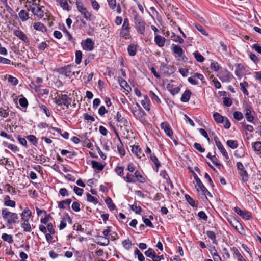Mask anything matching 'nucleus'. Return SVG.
Segmentation results:
<instances>
[{
    "instance_id": "obj_1",
    "label": "nucleus",
    "mask_w": 261,
    "mask_h": 261,
    "mask_svg": "<svg viewBox=\"0 0 261 261\" xmlns=\"http://www.w3.org/2000/svg\"><path fill=\"white\" fill-rule=\"evenodd\" d=\"M2 217L9 225L17 223L19 219L18 215L16 213L12 212L7 208L2 209Z\"/></svg>"
},
{
    "instance_id": "obj_2",
    "label": "nucleus",
    "mask_w": 261,
    "mask_h": 261,
    "mask_svg": "<svg viewBox=\"0 0 261 261\" xmlns=\"http://www.w3.org/2000/svg\"><path fill=\"white\" fill-rule=\"evenodd\" d=\"M243 111L247 121L252 123L254 120L255 112L250 103L247 102H244L243 104Z\"/></svg>"
},
{
    "instance_id": "obj_3",
    "label": "nucleus",
    "mask_w": 261,
    "mask_h": 261,
    "mask_svg": "<svg viewBox=\"0 0 261 261\" xmlns=\"http://www.w3.org/2000/svg\"><path fill=\"white\" fill-rule=\"evenodd\" d=\"M54 102L59 106L63 105L68 108L71 105V99L66 94L58 95L55 97Z\"/></svg>"
},
{
    "instance_id": "obj_4",
    "label": "nucleus",
    "mask_w": 261,
    "mask_h": 261,
    "mask_svg": "<svg viewBox=\"0 0 261 261\" xmlns=\"http://www.w3.org/2000/svg\"><path fill=\"white\" fill-rule=\"evenodd\" d=\"M134 23L137 32L144 35L145 31V21L138 14H136L134 16Z\"/></svg>"
},
{
    "instance_id": "obj_5",
    "label": "nucleus",
    "mask_w": 261,
    "mask_h": 261,
    "mask_svg": "<svg viewBox=\"0 0 261 261\" xmlns=\"http://www.w3.org/2000/svg\"><path fill=\"white\" fill-rule=\"evenodd\" d=\"M130 30L129 20L126 18L124 19L123 23L121 27L120 36L125 39H128L130 37Z\"/></svg>"
},
{
    "instance_id": "obj_6",
    "label": "nucleus",
    "mask_w": 261,
    "mask_h": 261,
    "mask_svg": "<svg viewBox=\"0 0 261 261\" xmlns=\"http://www.w3.org/2000/svg\"><path fill=\"white\" fill-rule=\"evenodd\" d=\"M172 50L179 61H185L186 60L187 58L184 55V51L180 46L173 44Z\"/></svg>"
},
{
    "instance_id": "obj_7",
    "label": "nucleus",
    "mask_w": 261,
    "mask_h": 261,
    "mask_svg": "<svg viewBox=\"0 0 261 261\" xmlns=\"http://www.w3.org/2000/svg\"><path fill=\"white\" fill-rule=\"evenodd\" d=\"M76 5L78 11L84 16V17L87 20H91V15L90 13L87 10L83 4L80 1L76 2Z\"/></svg>"
},
{
    "instance_id": "obj_8",
    "label": "nucleus",
    "mask_w": 261,
    "mask_h": 261,
    "mask_svg": "<svg viewBox=\"0 0 261 261\" xmlns=\"http://www.w3.org/2000/svg\"><path fill=\"white\" fill-rule=\"evenodd\" d=\"M145 254L148 257L151 258L153 261H161L164 259V256L162 255H157L155 251L151 248H149L145 252Z\"/></svg>"
},
{
    "instance_id": "obj_9",
    "label": "nucleus",
    "mask_w": 261,
    "mask_h": 261,
    "mask_svg": "<svg viewBox=\"0 0 261 261\" xmlns=\"http://www.w3.org/2000/svg\"><path fill=\"white\" fill-rule=\"evenodd\" d=\"M59 72L60 74L67 77H70L74 73V72L72 70V66L71 65H67L60 68Z\"/></svg>"
},
{
    "instance_id": "obj_10",
    "label": "nucleus",
    "mask_w": 261,
    "mask_h": 261,
    "mask_svg": "<svg viewBox=\"0 0 261 261\" xmlns=\"http://www.w3.org/2000/svg\"><path fill=\"white\" fill-rule=\"evenodd\" d=\"M214 141H215V142L216 143L217 147H218V148L219 149V150H220L221 153L222 154V155L225 157V158L226 159H227V160L228 159L229 155H228L226 150L223 147L222 144L219 140V138L217 136H215V137H214Z\"/></svg>"
},
{
    "instance_id": "obj_11",
    "label": "nucleus",
    "mask_w": 261,
    "mask_h": 261,
    "mask_svg": "<svg viewBox=\"0 0 261 261\" xmlns=\"http://www.w3.org/2000/svg\"><path fill=\"white\" fill-rule=\"evenodd\" d=\"M115 119L116 120L117 122V125L120 127L122 126H127L128 124V122L126 119L123 117L119 112L117 113L116 116L115 117Z\"/></svg>"
},
{
    "instance_id": "obj_12",
    "label": "nucleus",
    "mask_w": 261,
    "mask_h": 261,
    "mask_svg": "<svg viewBox=\"0 0 261 261\" xmlns=\"http://www.w3.org/2000/svg\"><path fill=\"white\" fill-rule=\"evenodd\" d=\"M83 49L91 51L94 48V43L90 38H87L82 43Z\"/></svg>"
},
{
    "instance_id": "obj_13",
    "label": "nucleus",
    "mask_w": 261,
    "mask_h": 261,
    "mask_svg": "<svg viewBox=\"0 0 261 261\" xmlns=\"http://www.w3.org/2000/svg\"><path fill=\"white\" fill-rule=\"evenodd\" d=\"M30 10L34 15H36L39 18H42L44 16V12L42 8L39 5L33 6Z\"/></svg>"
},
{
    "instance_id": "obj_14",
    "label": "nucleus",
    "mask_w": 261,
    "mask_h": 261,
    "mask_svg": "<svg viewBox=\"0 0 261 261\" xmlns=\"http://www.w3.org/2000/svg\"><path fill=\"white\" fill-rule=\"evenodd\" d=\"M107 1L111 10L114 11L116 9L118 14L121 13V6L119 4L117 5L116 0H107Z\"/></svg>"
},
{
    "instance_id": "obj_15",
    "label": "nucleus",
    "mask_w": 261,
    "mask_h": 261,
    "mask_svg": "<svg viewBox=\"0 0 261 261\" xmlns=\"http://www.w3.org/2000/svg\"><path fill=\"white\" fill-rule=\"evenodd\" d=\"M4 205L6 207L14 208L16 206V202L15 201L11 200L9 195H5L3 197Z\"/></svg>"
},
{
    "instance_id": "obj_16",
    "label": "nucleus",
    "mask_w": 261,
    "mask_h": 261,
    "mask_svg": "<svg viewBox=\"0 0 261 261\" xmlns=\"http://www.w3.org/2000/svg\"><path fill=\"white\" fill-rule=\"evenodd\" d=\"M193 176L194 178V179L196 181V185H195V188L197 189V191L198 192H201L203 189L204 190V188H205V186L203 185L200 179L199 178L197 174L192 172Z\"/></svg>"
},
{
    "instance_id": "obj_17",
    "label": "nucleus",
    "mask_w": 261,
    "mask_h": 261,
    "mask_svg": "<svg viewBox=\"0 0 261 261\" xmlns=\"http://www.w3.org/2000/svg\"><path fill=\"white\" fill-rule=\"evenodd\" d=\"M13 34L19 39L25 42H28L29 39L26 35L20 29H15L13 31Z\"/></svg>"
},
{
    "instance_id": "obj_18",
    "label": "nucleus",
    "mask_w": 261,
    "mask_h": 261,
    "mask_svg": "<svg viewBox=\"0 0 261 261\" xmlns=\"http://www.w3.org/2000/svg\"><path fill=\"white\" fill-rule=\"evenodd\" d=\"M234 212L244 219L248 220L251 217L249 212L246 211H242L238 207H234Z\"/></svg>"
},
{
    "instance_id": "obj_19",
    "label": "nucleus",
    "mask_w": 261,
    "mask_h": 261,
    "mask_svg": "<svg viewBox=\"0 0 261 261\" xmlns=\"http://www.w3.org/2000/svg\"><path fill=\"white\" fill-rule=\"evenodd\" d=\"M166 39L159 35L154 36V42L155 44L160 47H162L165 45Z\"/></svg>"
},
{
    "instance_id": "obj_20",
    "label": "nucleus",
    "mask_w": 261,
    "mask_h": 261,
    "mask_svg": "<svg viewBox=\"0 0 261 261\" xmlns=\"http://www.w3.org/2000/svg\"><path fill=\"white\" fill-rule=\"evenodd\" d=\"M141 103L143 108L147 111L150 110V101L147 95L143 96V99L141 101Z\"/></svg>"
},
{
    "instance_id": "obj_21",
    "label": "nucleus",
    "mask_w": 261,
    "mask_h": 261,
    "mask_svg": "<svg viewBox=\"0 0 261 261\" xmlns=\"http://www.w3.org/2000/svg\"><path fill=\"white\" fill-rule=\"evenodd\" d=\"M161 127L164 130L166 134L169 137L173 135V131L171 129L169 124L167 122H163L161 124Z\"/></svg>"
},
{
    "instance_id": "obj_22",
    "label": "nucleus",
    "mask_w": 261,
    "mask_h": 261,
    "mask_svg": "<svg viewBox=\"0 0 261 261\" xmlns=\"http://www.w3.org/2000/svg\"><path fill=\"white\" fill-rule=\"evenodd\" d=\"M31 216V211L28 207H26L21 214V218L22 221H29Z\"/></svg>"
},
{
    "instance_id": "obj_23",
    "label": "nucleus",
    "mask_w": 261,
    "mask_h": 261,
    "mask_svg": "<svg viewBox=\"0 0 261 261\" xmlns=\"http://www.w3.org/2000/svg\"><path fill=\"white\" fill-rule=\"evenodd\" d=\"M251 146L253 150L257 155H261V142L256 141L252 142Z\"/></svg>"
},
{
    "instance_id": "obj_24",
    "label": "nucleus",
    "mask_w": 261,
    "mask_h": 261,
    "mask_svg": "<svg viewBox=\"0 0 261 261\" xmlns=\"http://www.w3.org/2000/svg\"><path fill=\"white\" fill-rule=\"evenodd\" d=\"M236 69L235 70L236 75L239 79L241 78L243 75L242 71L244 70V67L243 64H237L236 66Z\"/></svg>"
},
{
    "instance_id": "obj_25",
    "label": "nucleus",
    "mask_w": 261,
    "mask_h": 261,
    "mask_svg": "<svg viewBox=\"0 0 261 261\" xmlns=\"http://www.w3.org/2000/svg\"><path fill=\"white\" fill-rule=\"evenodd\" d=\"M72 199L71 198L66 199L65 200H62L58 203V207L60 209H65L66 206H69Z\"/></svg>"
},
{
    "instance_id": "obj_26",
    "label": "nucleus",
    "mask_w": 261,
    "mask_h": 261,
    "mask_svg": "<svg viewBox=\"0 0 261 261\" xmlns=\"http://www.w3.org/2000/svg\"><path fill=\"white\" fill-rule=\"evenodd\" d=\"M91 165L94 170H96L97 171H102L105 167V165L102 163L95 161H91Z\"/></svg>"
},
{
    "instance_id": "obj_27",
    "label": "nucleus",
    "mask_w": 261,
    "mask_h": 261,
    "mask_svg": "<svg viewBox=\"0 0 261 261\" xmlns=\"http://www.w3.org/2000/svg\"><path fill=\"white\" fill-rule=\"evenodd\" d=\"M211 254L214 261H222L220 256L217 253V251L214 247H212L210 250Z\"/></svg>"
},
{
    "instance_id": "obj_28",
    "label": "nucleus",
    "mask_w": 261,
    "mask_h": 261,
    "mask_svg": "<svg viewBox=\"0 0 261 261\" xmlns=\"http://www.w3.org/2000/svg\"><path fill=\"white\" fill-rule=\"evenodd\" d=\"M132 151L139 159H141L142 156H144L138 146H133L132 147Z\"/></svg>"
},
{
    "instance_id": "obj_29",
    "label": "nucleus",
    "mask_w": 261,
    "mask_h": 261,
    "mask_svg": "<svg viewBox=\"0 0 261 261\" xmlns=\"http://www.w3.org/2000/svg\"><path fill=\"white\" fill-rule=\"evenodd\" d=\"M191 92L189 90H186L182 94L180 100L182 102H188L190 98Z\"/></svg>"
},
{
    "instance_id": "obj_30",
    "label": "nucleus",
    "mask_w": 261,
    "mask_h": 261,
    "mask_svg": "<svg viewBox=\"0 0 261 261\" xmlns=\"http://www.w3.org/2000/svg\"><path fill=\"white\" fill-rule=\"evenodd\" d=\"M34 29L37 31L44 32L46 31V28L44 25L41 22H35L33 24Z\"/></svg>"
},
{
    "instance_id": "obj_31",
    "label": "nucleus",
    "mask_w": 261,
    "mask_h": 261,
    "mask_svg": "<svg viewBox=\"0 0 261 261\" xmlns=\"http://www.w3.org/2000/svg\"><path fill=\"white\" fill-rule=\"evenodd\" d=\"M18 16H19V17L20 18V19L22 21H25L29 18L28 13L26 11H25L24 10H21L19 12V13H18Z\"/></svg>"
},
{
    "instance_id": "obj_32",
    "label": "nucleus",
    "mask_w": 261,
    "mask_h": 261,
    "mask_svg": "<svg viewBox=\"0 0 261 261\" xmlns=\"http://www.w3.org/2000/svg\"><path fill=\"white\" fill-rule=\"evenodd\" d=\"M99 239L100 241L97 242V244L101 246H107L110 243L109 239L106 237L100 236Z\"/></svg>"
},
{
    "instance_id": "obj_33",
    "label": "nucleus",
    "mask_w": 261,
    "mask_h": 261,
    "mask_svg": "<svg viewBox=\"0 0 261 261\" xmlns=\"http://www.w3.org/2000/svg\"><path fill=\"white\" fill-rule=\"evenodd\" d=\"M213 115V118L216 123H222V120L224 119L225 116H222L218 112H214Z\"/></svg>"
},
{
    "instance_id": "obj_34",
    "label": "nucleus",
    "mask_w": 261,
    "mask_h": 261,
    "mask_svg": "<svg viewBox=\"0 0 261 261\" xmlns=\"http://www.w3.org/2000/svg\"><path fill=\"white\" fill-rule=\"evenodd\" d=\"M238 173L240 176L241 177V180L243 182H246L248 180L249 176L246 169L239 171Z\"/></svg>"
},
{
    "instance_id": "obj_35",
    "label": "nucleus",
    "mask_w": 261,
    "mask_h": 261,
    "mask_svg": "<svg viewBox=\"0 0 261 261\" xmlns=\"http://www.w3.org/2000/svg\"><path fill=\"white\" fill-rule=\"evenodd\" d=\"M23 222L21 224V227L23 229L24 231L26 232H31L32 230L31 226L29 222V221H22Z\"/></svg>"
},
{
    "instance_id": "obj_36",
    "label": "nucleus",
    "mask_w": 261,
    "mask_h": 261,
    "mask_svg": "<svg viewBox=\"0 0 261 261\" xmlns=\"http://www.w3.org/2000/svg\"><path fill=\"white\" fill-rule=\"evenodd\" d=\"M206 233L207 236L212 240V242L214 244H218V242L216 240V234L214 231L208 230L206 231Z\"/></svg>"
},
{
    "instance_id": "obj_37",
    "label": "nucleus",
    "mask_w": 261,
    "mask_h": 261,
    "mask_svg": "<svg viewBox=\"0 0 261 261\" xmlns=\"http://www.w3.org/2000/svg\"><path fill=\"white\" fill-rule=\"evenodd\" d=\"M171 38H172V40L176 42H178L180 44H182L184 43V39L181 38L179 36L176 35L175 33L172 32L171 33Z\"/></svg>"
},
{
    "instance_id": "obj_38",
    "label": "nucleus",
    "mask_w": 261,
    "mask_h": 261,
    "mask_svg": "<svg viewBox=\"0 0 261 261\" xmlns=\"http://www.w3.org/2000/svg\"><path fill=\"white\" fill-rule=\"evenodd\" d=\"M40 0H27L25 6L30 9L37 5H39Z\"/></svg>"
},
{
    "instance_id": "obj_39",
    "label": "nucleus",
    "mask_w": 261,
    "mask_h": 261,
    "mask_svg": "<svg viewBox=\"0 0 261 261\" xmlns=\"http://www.w3.org/2000/svg\"><path fill=\"white\" fill-rule=\"evenodd\" d=\"M105 202L108 207L111 211L114 210L116 208L115 204L113 203L112 200L110 197H107L105 199Z\"/></svg>"
},
{
    "instance_id": "obj_40",
    "label": "nucleus",
    "mask_w": 261,
    "mask_h": 261,
    "mask_svg": "<svg viewBox=\"0 0 261 261\" xmlns=\"http://www.w3.org/2000/svg\"><path fill=\"white\" fill-rule=\"evenodd\" d=\"M2 239L6 242L10 244H12L13 242V237L12 235L8 234L7 233H3L2 236Z\"/></svg>"
},
{
    "instance_id": "obj_41",
    "label": "nucleus",
    "mask_w": 261,
    "mask_h": 261,
    "mask_svg": "<svg viewBox=\"0 0 261 261\" xmlns=\"http://www.w3.org/2000/svg\"><path fill=\"white\" fill-rule=\"evenodd\" d=\"M127 51L130 56H134L136 54V46L134 44H129L127 47Z\"/></svg>"
},
{
    "instance_id": "obj_42",
    "label": "nucleus",
    "mask_w": 261,
    "mask_h": 261,
    "mask_svg": "<svg viewBox=\"0 0 261 261\" xmlns=\"http://www.w3.org/2000/svg\"><path fill=\"white\" fill-rule=\"evenodd\" d=\"M167 89L170 93L173 95L178 93L180 91V88L178 87L173 88L171 87L169 84L167 86Z\"/></svg>"
},
{
    "instance_id": "obj_43",
    "label": "nucleus",
    "mask_w": 261,
    "mask_h": 261,
    "mask_svg": "<svg viewBox=\"0 0 261 261\" xmlns=\"http://www.w3.org/2000/svg\"><path fill=\"white\" fill-rule=\"evenodd\" d=\"M149 96L153 101H155L158 103H160L161 101L159 96L152 91H150L149 93Z\"/></svg>"
},
{
    "instance_id": "obj_44",
    "label": "nucleus",
    "mask_w": 261,
    "mask_h": 261,
    "mask_svg": "<svg viewBox=\"0 0 261 261\" xmlns=\"http://www.w3.org/2000/svg\"><path fill=\"white\" fill-rule=\"evenodd\" d=\"M210 68L213 71L217 72L220 69V66L218 62L212 61L211 63Z\"/></svg>"
},
{
    "instance_id": "obj_45",
    "label": "nucleus",
    "mask_w": 261,
    "mask_h": 261,
    "mask_svg": "<svg viewBox=\"0 0 261 261\" xmlns=\"http://www.w3.org/2000/svg\"><path fill=\"white\" fill-rule=\"evenodd\" d=\"M87 197V200L89 202L93 203L94 204L96 205L97 203V199L92 196L90 194L87 193L86 194Z\"/></svg>"
},
{
    "instance_id": "obj_46",
    "label": "nucleus",
    "mask_w": 261,
    "mask_h": 261,
    "mask_svg": "<svg viewBox=\"0 0 261 261\" xmlns=\"http://www.w3.org/2000/svg\"><path fill=\"white\" fill-rule=\"evenodd\" d=\"M233 116L234 119L237 121H241L244 117L243 113L239 111H234Z\"/></svg>"
},
{
    "instance_id": "obj_47",
    "label": "nucleus",
    "mask_w": 261,
    "mask_h": 261,
    "mask_svg": "<svg viewBox=\"0 0 261 261\" xmlns=\"http://www.w3.org/2000/svg\"><path fill=\"white\" fill-rule=\"evenodd\" d=\"M193 55L197 62H202L204 61V58L198 51L194 52Z\"/></svg>"
},
{
    "instance_id": "obj_48",
    "label": "nucleus",
    "mask_w": 261,
    "mask_h": 261,
    "mask_svg": "<svg viewBox=\"0 0 261 261\" xmlns=\"http://www.w3.org/2000/svg\"><path fill=\"white\" fill-rule=\"evenodd\" d=\"M59 2L61 7L65 10L69 11L70 9L69 7L67 0H59Z\"/></svg>"
},
{
    "instance_id": "obj_49",
    "label": "nucleus",
    "mask_w": 261,
    "mask_h": 261,
    "mask_svg": "<svg viewBox=\"0 0 261 261\" xmlns=\"http://www.w3.org/2000/svg\"><path fill=\"white\" fill-rule=\"evenodd\" d=\"M227 145L232 149H235L238 147V142L236 140H228L227 141Z\"/></svg>"
},
{
    "instance_id": "obj_50",
    "label": "nucleus",
    "mask_w": 261,
    "mask_h": 261,
    "mask_svg": "<svg viewBox=\"0 0 261 261\" xmlns=\"http://www.w3.org/2000/svg\"><path fill=\"white\" fill-rule=\"evenodd\" d=\"M9 115V109H5L2 107H0V117L6 118Z\"/></svg>"
},
{
    "instance_id": "obj_51",
    "label": "nucleus",
    "mask_w": 261,
    "mask_h": 261,
    "mask_svg": "<svg viewBox=\"0 0 261 261\" xmlns=\"http://www.w3.org/2000/svg\"><path fill=\"white\" fill-rule=\"evenodd\" d=\"M122 244L123 246L127 250H129L132 247V242L129 239L123 241Z\"/></svg>"
},
{
    "instance_id": "obj_52",
    "label": "nucleus",
    "mask_w": 261,
    "mask_h": 261,
    "mask_svg": "<svg viewBox=\"0 0 261 261\" xmlns=\"http://www.w3.org/2000/svg\"><path fill=\"white\" fill-rule=\"evenodd\" d=\"M82 58V53L80 50H77L75 53V63L79 64L81 62Z\"/></svg>"
},
{
    "instance_id": "obj_53",
    "label": "nucleus",
    "mask_w": 261,
    "mask_h": 261,
    "mask_svg": "<svg viewBox=\"0 0 261 261\" xmlns=\"http://www.w3.org/2000/svg\"><path fill=\"white\" fill-rule=\"evenodd\" d=\"M134 253L136 255H137L138 259L139 261H144L145 259V257L143 256V254L139 251L138 248H136L135 250Z\"/></svg>"
},
{
    "instance_id": "obj_54",
    "label": "nucleus",
    "mask_w": 261,
    "mask_h": 261,
    "mask_svg": "<svg viewBox=\"0 0 261 261\" xmlns=\"http://www.w3.org/2000/svg\"><path fill=\"white\" fill-rule=\"evenodd\" d=\"M230 222V224L237 230H238V227H240L241 228V229L242 228V226H241V225L240 224V223H239V222L234 219L233 220H231L229 221Z\"/></svg>"
},
{
    "instance_id": "obj_55",
    "label": "nucleus",
    "mask_w": 261,
    "mask_h": 261,
    "mask_svg": "<svg viewBox=\"0 0 261 261\" xmlns=\"http://www.w3.org/2000/svg\"><path fill=\"white\" fill-rule=\"evenodd\" d=\"M5 188L6 189L7 191L12 194H15L16 190L14 188H13L9 184H7L5 185Z\"/></svg>"
},
{
    "instance_id": "obj_56",
    "label": "nucleus",
    "mask_w": 261,
    "mask_h": 261,
    "mask_svg": "<svg viewBox=\"0 0 261 261\" xmlns=\"http://www.w3.org/2000/svg\"><path fill=\"white\" fill-rule=\"evenodd\" d=\"M240 87H241V89L242 91V92L246 95H248V91L247 90V89L245 88V87H247L248 86V84L247 82H244L243 83H241L240 84Z\"/></svg>"
},
{
    "instance_id": "obj_57",
    "label": "nucleus",
    "mask_w": 261,
    "mask_h": 261,
    "mask_svg": "<svg viewBox=\"0 0 261 261\" xmlns=\"http://www.w3.org/2000/svg\"><path fill=\"white\" fill-rule=\"evenodd\" d=\"M133 177L134 178V179H135L136 180V181L137 180H138L140 182H143L142 180V179H143V177H142L141 173L139 171H136L134 173V175Z\"/></svg>"
},
{
    "instance_id": "obj_58",
    "label": "nucleus",
    "mask_w": 261,
    "mask_h": 261,
    "mask_svg": "<svg viewBox=\"0 0 261 261\" xmlns=\"http://www.w3.org/2000/svg\"><path fill=\"white\" fill-rule=\"evenodd\" d=\"M71 207H72V210L76 212H78L80 211V210H81L80 209V204L79 202L77 201L73 202L72 204Z\"/></svg>"
},
{
    "instance_id": "obj_59",
    "label": "nucleus",
    "mask_w": 261,
    "mask_h": 261,
    "mask_svg": "<svg viewBox=\"0 0 261 261\" xmlns=\"http://www.w3.org/2000/svg\"><path fill=\"white\" fill-rule=\"evenodd\" d=\"M8 81L13 85H16L18 83V80L12 75H9L8 77Z\"/></svg>"
},
{
    "instance_id": "obj_60",
    "label": "nucleus",
    "mask_w": 261,
    "mask_h": 261,
    "mask_svg": "<svg viewBox=\"0 0 261 261\" xmlns=\"http://www.w3.org/2000/svg\"><path fill=\"white\" fill-rule=\"evenodd\" d=\"M115 171L119 176L121 177L123 176L124 169L122 167H116L115 169Z\"/></svg>"
},
{
    "instance_id": "obj_61",
    "label": "nucleus",
    "mask_w": 261,
    "mask_h": 261,
    "mask_svg": "<svg viewBox=\"0 0 261 261\" xmlns=\"http://www.w3.org/2000/svg\"><path fill=\"white\" fill-rule=\"evenodd\" d=\"M185 198L187 202L191 206L193 207L195 206V201L190 196H189V195H186Z\"/></svg>"
},
{
    "instance_id": "obj_62",
    "label": "nucleus",
    "mask_w": 261,
    "mask_h": 261,
    "mask_svg": "<svg viewBox=\"0 0 261 261\" xmlns=\"http://www.w3.org/2000/svg\"><path fill=\"white\" fill-rule=\"evenodd\" d=\"M222 123L225 128L228 129L230 128L231 124L226 117H224V119L222 120Z\"/></svg>"
},
{
    "instance_id": "obj_63",
    "label": "nucleus",
    "mask_w": 261,
    "mask_h": 261,
    "mask_svg": "<svg viewBox=\"0 0 261 261\" xmlns=\"http://www.w3.org/2000/svg\"><path fill=\"white\" fill-rule=\"evenodd\" d=\"M132 113L138 119H140L142 116V113L139 109L133 110Z\"/></svg>"
},
{
    "instance_id": "obj_64",
    "label": "nucleus",
    "mask_w": 261,
    "mask_h": 261,
    "mask_svg": "<svg viewBox=\"0 0 261 261\" xmlns=\"http://www.w3.org/2000/svg\"><path fill=\"white\" fill-rule=\"evenodd\" d=\"M19 103L20 105L23 108H26L28 105V100L24 97L20 98L19 99Z\"/></svg>"
}]
</instances>
